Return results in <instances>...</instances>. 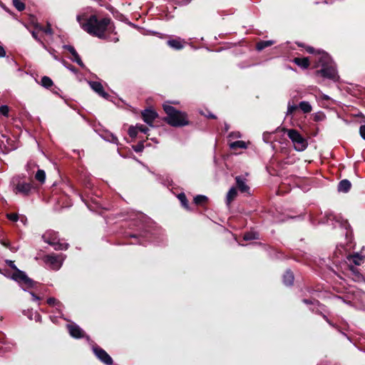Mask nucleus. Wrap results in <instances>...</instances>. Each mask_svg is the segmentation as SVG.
Instances as JSON below:
<instances>
[{"mask_svg":"<svg viewBox=\"0 0 365 365\" xmlns=\"http://www.w3.org/2000/svg\"><path fill=\"white\" fill-rule=\"evenodd\" d=\"M323 317L327 320V322H329L331 324V323L329 322V321L328 320L327 317L325 315H324Z\"/></svg>","mask_w":365,"mask_h":365,"instance_id":"52","label":"nucleus"},{"mask_svg":"<svg viewBox=\"0 0 365 365\" xmlns=\"http://www.w3.org/2000/svg\"><path fill=\"white\" fill-rule=\"evenodd\" d=\"M307 51L309 52V53H314V48L313 47H307Z\"/></svg>","mask_w":365,"mask_h":365,"instance_id":"48","label":"nucleus"},{"mask_svg":"<svg viewBox=\"0 0 365 365\" xmlns=\"http://www.w3.org/2000/svg\"><path fill=\"white\" fill-rule=\"evenodd\" d=\"M274 43L273 41L269 40V41H262L257 43L256 48L258 51H262L264 48L272 46Z\"/></svg>","mask_w":365,"mask_h":365,"instance_id":"27","label":"nucleus"},{"mask_svg":"<svg viewBox=\"0 0 365 365\" xmlns=\"http://www.w3.org/2000/svg\"><path fill=\"white\" fill-rule=\"evenodd\" d=\"M178 198L179 199V200L180 201L182 205L186 208V209H188V202H187V200L186 198V196L184 193H180L178 195Z\"/></svg>","mask_w":365,"mask_h":365,"instance_id":"30","label":"nucleus"},{"mask_svg":"<svg viewBox=\"0 0 365 365\" xmlns=\"http://www.w3.org/2000/svg\"><path fill=\"white\" fill-rule=\"evenodd\" d=\"M318 63L322 66V68L317 71L318 74H321L325 78H328L333 81L339 78L335 65L331 62L329 56L326 53H319Z\"/></svg>","mask_w":365,"mask_h":365,"instance_id":"3","label":"nucleus"},{"mask_svg":"<svg viewBox=\"0 0 365 365\" xmlns=\"http://www.w3.org/2000/svg\"><path fill=\"white\" fill-rule=\"evenodd\" d=\"M77 21L85 31L99 38H106L105 33L111 24L110 19L98 20L96 15H91L85 21H82V17L78 16Z\"/></svg>","mask_w":365,"mask_h":365,"instance_id":"1","label":"nucleus"},{"mask_svg":"<svg viewBox=\"0 0 365 365\" xmlns=\"http://www.w3.org/2000/svg\"><path fill=\"white\" fill-rule=\"evenodd\" d=\"M225 130H226V131L229 129V126H228V125H227V124H225Z\"/></svg>","mask_w":365,"mask_h":365,"instance_id":"53","label":"nucleus"},{"mask_svg":"<svg viewBox=\"0 0 365 365\" xmlns=\"http://www.w3.org/2000/svg\"><path fill=\"white\" fill-rule=\"evenodd\" d=\"M128 134L131 138H135L138 135V130L135 126H130L128 129Z\"/></svg>","mask_w":365,"mask_h":365,"instance_id":"37","label":"nucleus"},{"mask_svg":"<svg viewBox=\"0 0 365 365\" xmlns=\"http://www.w3.org/2000/svg\"><path fill=\"white\" fill-rule=\"evenodd\" d=\"M298 106L294 104H291L289 102L287 106V115H291L297 109Z\"/></svg>","mask_w":365,"mask_h":365,"instance_id":"33","label":"nucleus"},{"mask_svg":"<svg viewBox=\"0 0 365 365\" xmlns=\"http://www.w3.org/2000/svg\"><path fill=\"white\" fill-rule=\"evenodd\" d=\"M359 133L361 137L365 140V125H361L359 128Z\"/></svg>","mask_w":365,"mask_h":365,"instance_id":"41","label":"nucleus"},{"mask_svg":"<svg viewBox=\"0 0 365 365\" xmlns=\"http://www.w3.org/2000/svg\"><path fill=\"white\" fill-rule=\"evenodd\" d=\"M208 118H215V115H212V114H209L207 115Z\"/></svg>","mask_w":365,"mask_h":365,"instance_id":"51","label":"nucleus"},{"mask_svg":"<svg viewBox=\"0 0 365 365\" xmlns=\"http://www.w3.org/2000/svg\"><path fill=\"white\" fill-rule=\"evenodd\" d=\"M64 260V257L63 255H47L43 257V261L45 264L51 269L53 270H58Z\"/></svg>","mask_w":365,"mask_h":365,"instance_id":"8","label":"nucleus"},{"mask_svg":"<svg viewBox=\"0 0 365 365\" xmlns=\"http://www.w3.org/2000/svg\"><path fill=\"white\" fill-rule=\"evenodd\" d=\"M299 108L304 113H309L312 111V107L308 101H302L299 104Z\"/></svg>","mask_w":365,"mask_h":365,"instance_id":"24","label":"nucleus"},{"mask_svg":"<svg viewBox=\"0 0 365 365\" xmlns=\"http://www.w3.org/2000/svg\"><path fill=\"white\" fill-rule=\"evenodd\" d=\"M163 109L167 114L165 120L169 125L174 127H181L189 124L185 113L178 110L169 105H164Z\"/></svg>","mask_w":365,"mask_h":365,"instance_id":"2","label":"nucleus"},{"mask_svg":"<svg viewBox=\"0 0 365 365\" xmlns=\"http://www.w3.org/2000/svg\"><path fill=\"white\" fill-rule=\"evenodd\" d=\"M351 184L348 180H343L339 182L338 190L339 192H347L351 188Z\"/></svg>","mask_w":365,"mask_h":365,"instance_id":"19","label":"nucleus"},{"mask_svg":"<svg viewBox=\"0 0 365 365\" xmlns=\"http://www.w3.org/2000/svg\"><path fill=\"white\" fill-rule=\"evenodd\" d=\"M6 264L14 270L11 275V279L18 282L22 287L23 290L27 291L28 289L34 288L37 284L36 282L29 278L26 274L19 269L14 264V262L6 260Z\"/></svg>","mask_w":365,"mask_h":365,"instance_id":"4","label":"nucleus"},{"mask_svg":"<svg viewBox=\"0 0 365 365\" xmlns=\"http://www.w3.org/2000/svg\"><path fill=\"white\" fill-rule=\"evenodd\" d=\"M41 85L46 88H48L53 86V81L48 76H43L41 78Z\"/></svg>","mask_w":365,"mask_h":365,"instance_id":"28","label":"nucleus"},{"mask_svg":"<svg viewBox=\"0 0 365 365\" xmlns=\"http://www.w3.org/2000/svg\"><path fill=\"white\" fill-rule=\"evenodd\" d=\"M235 182L237 189L242 192V193H247L250 194V187L247 185V180L245 178L242 176H236L235 177Z\"/></svg>","mask_w":365,"mask_h":365,"instance_id":"12","label":"nucleus"},{"mask_svg":"<svg viewBox=\"0 0 365 365\" xmlns=\"http://www.w3.org/2000/svg\"><path fill=\"white\" fill-rule=\"evenodd\" d=\"M31 34L34 39L41 43L44 49H47L46 44L38 37L37 33L35 31H31Z\"/></svg>","mask_w":365,"mask_h":365,"instance_id":"34","label":"nucleus"},{"mask_svg":"<svg viewBox=\"0 0 365 365\" xmlns=\"http://www.w3.org/2000/svg\"><path fill=\"white\" fill-rule=\"evenodd\" d=\"M46 50L49 52V53L53 56V58L55 60H58V57H57V56L55 54L56 51H55L53 48H50V49H48V48H47V49H46Z\"/></svg>","mask_w":365,"mask_h":365,"instance_id":"43","label":"nucleus"},{"mask_svg":"<svg viewBox=\"0 0 365 365\" xmlns=\"http://www.w3.org/2000/svg\"><path fill=\"white\" fill-rule=\"evenodd\" d=\"M90 87L100 96L105 99H108L109 94L103 90V87L100 82L98 81H88Z\"/></svg>","mask_w":365,"mask_h":365,"instance_id":"13","label":"nucleus"},{"mask_svg":"<svg viewBox=\"0 0 365 365\" xmlns=\"http://www.w3.org/2000/svg\"><path fill=\"white\" fill-rule=\"evenodd\" d=\"M47 303L50 306L55 307L56 308V309L58 310V312H60L61 309L62 307V304L59 301H58L56 298H54V297H49L47 299Z\"/></svg>","mask_w":365,"mask_h":365,"instance_id":"25","label":"nucleus"},{"mask_svg":"<svg viewBox=\"0 0 365 365\" xmlns=\"http://www.w3.org/2000/svg\"><path fill=\"white\" fill-rule=\"evenodd\" d=\"M6 56V51L3 46H0V57H4Z\"/></svg>","mask_w":365,"mask_h":365,"instance_id":"47","label":"nucleus"},{"mask_svg":"<svg viewBox=\"0 0 365 365\" xmlns=\"http://www.w3.org/2000/svg\"><path fill=\"white\" fill-rule=\"evenodd\" d=\"M67 328L71 336L76 339H81L84 336V332L83 329L77 324H68Z\"/></svg>","mask_w":365,"mask_h":365,"instance_id":"15","label":"nucleus"},{"mask_svg":"<svg viewBox=\"0 0 365 365\" xmlns=\"http://www.w3.org/2000/svg\"><path fill=\"white\" fill-rule=\"evenodd\" d=\"M135 127H136V128L138 130V132L140 131V132L143 133L145 134H147L148 130H149L148 128L146 126L143 125L137 124L135 125Z\"/></svg>","mask_w":365,"mask_h":365,"instance_id":"38","label":"nucleus"},{"mask_svg":"<svg viewBox=\"0 0 365 365\" xmlns=\"http://www.w3.org/2000/svg\"><path fill=\"white\" fill-rule=\"evenodd\" d=\"M303 302L307 304H319L318 301L317 300H314V301H312V300H309V299H303Z\"/></svg>","mask_w":365,"mask_h":365,"instance_id":"44","label":"nucleus"},{"mask_svg":"<svg viewBox=\"0 0 365 365\" xmlns=\"http://www.w3.org/2000/svg\"><path fill=\"white\" fill-rule=\"evenodd\" d=\"M35 178L41 184L45 182L46 173L43 170L38 169L35 175Z\"/></svg>","mask_w":365,"mask_h":365,"instance_id":"26","label":"nucleus"},{"mask_svg":"<svg viewBox=\"0 0 365 365\" xmlns=\"http://www.w3.org/2000/svg\"><path fill=\"white\" fill-rule=\"evenodd\" d=\"M158 117V113L151 109H145L142 112V118L145 123L153 126L154 120Z\"/></svg>","mask_w":365,"mask_h":365,"instance_id":"14","label":"nucleus"},{"mask_svg":"<svg viewBox=\"0 0 365 365\" xmlns=\"http://www.w3.org/2000/svg\"><path fill=\"white\" fill-rule=\"evenodd\" d=\"M243 238L246 241L256 240L259 238V235L255 232H248L244 235Z\"/></svg>","mask_w":365,"mask_h":365,"instance_id":"29","label":"nucleus"},{"mask_svg":"<svg viewBox=\"0 0 365 365\" xmlns=\"http://www.w3.org/2000/svg\"><path fill=\"white\" fill-rule=\"evenodd\" d=\"M13 5L19 11L25 9V4L20 0H13Z\"/></svg>","mask_w":365,"mask_h":365,"instance_id":"31","label":"nucleus"},{"mask_svg":"<svg viewBox=\"0 0 365 365\" xmlns=\"http://www.w3.org/2000/svg\"><path fill=\"white\" fill-rule=\"evenodd\" d=\"M247 147V143L243 140L235 141L230 144V148L232 150L237 148L246 149Z\"/></svg>","mask_w":365,"mask_h":365,"instance_id":"23","label":"nucleus"},{"mask_svg":"<svg viewBox=\"0 0 365 365\" xmlns=\"http://www.w3.org/2000/svg\"><path fill=\"white\" fill-rule=\"evenodd\" d=\"M42 31L43 33H45L46 34H48V35H52L53 34V31H52V29L51 27V25L49 24H47V27L46 28H43V30Z\"/></svg>","mask_w":365,"mask_h":365,"instance_id":"40","label":"nucleus"},{"mask_svg":"<svg viewBox=\"0 0 365 365\" xmlns=\"http://www.w3.org/2000/svg\"><path fill=\"white\" fill-rule=\"evenodd\" d=\"M42 239L45 242L52 246L56 250H66L68 247V244L60 242L58 233L53 230L46 231L42 235Z\"/></svg>","mask_w":365,"mask_h":365,"instance_id":"6","label":"nucleus"},{"mask_svg":"<svg viewBox=\"0 0 365 365\" xmlns=\"http://www.w3.org/2000/svg\"><path fill=\"white\" fill-rule=\"evenodd\" d=\"M229 137L230 138H239L241 137V134L240 132H232L231 133L230 135H229Z\"/></svg>","mask_w":365,"mask_h":365,"instance_id":"42","label":"nucleus"},{"mask_svg":"<svg viewBox=\"0 0 365 365\" xmlns=\"http://www.w3.org/2000/svg\"><path fill=\"white\" fill-rule=\"evenodd\" d=\"M364 262V257L360 255L359 253H356L352 255H348L346 257V263L348 264L361 265Z\"/></svg>","mask_w":365,"mask_h":365,"instance_id":"16","label":"nucleus"},{"mask_svg":"<svg viewBox=\"0 0 365 365\" xmlns=\"http://www.w3.org/2000/svg\"><path fill=\"white\" fill-rule=\"evenodd\" d=\"M237 195V188L235 187H232L227 193V196H226L227 204L230 205L232 202V201H233L235 199Z\"/></svg>","mask_w":365,"mask_h":365,"instance_id":"20","label":"nucleus"},{"mask_svg":"<svg viewBox=\"0 0 365 365\" xmlns=\"http://www.w3.org/2000/svg\"><path fill=\"white\" fill-rule=\"evenodd\" d=\"M285 133L287 134L289 138L294 144V148L297 151H304L307 148V142L304 138L294 129H287Z\"/></svg>","mask_w":365,"mask_h":365,"instance_id":"7","label":"nucleus"},{"mask_svg":"<svg viewBox=\"0 0 365 365\" xmlns=\"http://www.w3.org/2000/svg\"><path fill=\"white\" fill-rule=\"evenodd\" d=\"M207 200V197L205 195H197L194 198V202L197 205L202 204L205 202H206Z\"/></svg>","mask_w":365,"mask_h":365,"instance_id":"32","label":"nucleus"},{"mask_svg":"<svg viewBox=\"0 0 365 365\" xmlns=\"http://www.w3.org/2000/svg\"><path fill=\"white\" fill-rule=\"evenodd\" d=\"M185 41L180 38L170 39L168 41V44L173 48L180 50L184 47Z\"/></svg>","mask_w":365,"mask_h":365,"instance_id":"18","label":"nucleus"},{"mask_svg":"<svg viewBox=\"0 0 365 365\" xmlns=\"http://www.w3.org/2000/svg\"><path fill=\"white\" fill-rule=\"evenodd\" d=\"M346 274L354 282H361L364 280L363 275L357 268L354 267V265L348 264Z\"/></svg>","mask_w":365,"mask_h":365,"instance_id":"11","label":"nucleus"},{"mask_svg":"<svg viewBox=\"0 0 365 365\" xmlns=\"http://www.w3.org/2000/svg\"><path fill=\"white\" fill-rule=\"evenodd\" d=\"M38 165L37 164L35 163V162H33V161H29L27 164H26V170L29 172V173H32L34 169L35 168H36Z\"/></svg>","mask_w":365,"mask_h":365,"instance_id":"35","label":"nucleus"},{"mask_svg":"<svg viewBox=\"0 0 365 365\" xmlns=\"http://www.w3.org/2000/svg\"><path fill=\"white\" fill-rule=\"evenodd\" d=\"M34 26H35V28H36L37 30H38V31H42L43 28L42 26H41V25H40V24H36L34 25Z\"/></svg>","mask_w":365,"mask_h":365,"instance_id":"49","label":"nucleus"},{"mask_svg":"<svg viewBox=\"0 0 365 365\" xmlns=\"http://www.w3.org/2000/svg\"><path fill=\"white\" fill-rule=\"evenodd\" d=\"M111 142H113V143H118V138L113 135H112V139L110 140Z\"/></svg>","mask_w":365,"mask_h":365,"instance_id":"50","label":"nucleus"},{"mask_svg":"<svg viewBox=\"0 0 365 365\" xmlns=\"http://www.w3.org/2000/svg\"><path fill=\"white\" fill-rule=\"evenodd\" d=\"M10 187L16 195L28 196L31 192L34 187L31 182H26L24 176L16 175L11 178Z\"/></svg>","mask_w":365,"mask_h":365,"instance_id":"5","label":"nucleus"},{"mask_svg":"<svg viewBox=\"0 0 365 365\" xmlns=\"http://www.w3.org/2000/svg\"><path fill=\"white\" fill-rule=\"evenodd\" d=\"M29 293L32 297L33 301L38 302L41 299V298L39 297L36 296L34 292H30Z\"/></svg>","mask_w":365,"mask_h":365,"instance_id":"46","label":"nucleus"},{"mask_svg":"<svg viewBox=\"0 0 365 365\" xmlns=\"http://www.w3.org/2000/svg\"><path fill=\"white\" fill-rule=\"evenodd\" d=\"M293 62L302 68H307L309 66L308 58H295Z\"/></svg>","mask_w":365,"mask_h":365,"instance_id":"21","label":"nucleus"},{"mask_svg":"<svg viewBox=\"0 0 365 365\" xmlns=\"http://www.w3.org/2000/svg\"><path fill=\"white\" fill-rule=\"evenodd\" d=\"M63 64L68 69H69L70 71H71L73 73H76V69L73 66H71V65L67 66V63L66 62H63Z\"/></svg>","mask_w":365,"mask_h":365,"instance_id":"45","label":"nucleus"},{"mask_svg":"<svg viewBox=\"0 0 365 365\" xmlns=\"http://www.w3.org/2000/svg\"><path fill=\"white\" fill-rule=\"evenodd\" d=\"M63 48L68 50L73 56L72 61L76 62L81 67H84V64L81 59V57L76 52L73 46L70 45H64Z\"/></svg>","mask_w":365,"mask_h":365,"instance_id":"17","label":"nucleus"},{"mask_svg":"<svg viewBox=\"0 0 365 365\" xmlns=\"http://www.w3.org/2000/svg\"><path fill=\"white\" fill-rule=\"evenodd\" d=\"M7 218L13 222H16L19 220V216L16 213H9L7 214Z\"/></svg>","mask_w":365,"mask_h":365,"instance_id":"39","label":"nucleus"},{"mask_svg":"<svg viewBox=\"0 0 365 365\" xmlns=\"http://www.w3.org/2000/svg\"><path fill=\"white\" fill-rule=\"evenodd\" d=\"M9 112V106L4 105L0 106V113L4 116L8 117Z\"/></svg>","mask_w":365,"mask_h":365,"instance_id":"36","label":"nucleus"},{"mask_svg":"<svg viewBox=\"0 0 365 365\" xmlns=\"http://www.w3.org/2000/svg\"><path fill=\"white\" fill-rule=\"evenodd\" d=\"M336 299L338 301H341L349 306L354 307L355 308H360L359 297L355 294H348L344 296H336Z\"/></svg>","mask_w":365,"mask_h":365,"instance_id":"9","label":"nucleus"},{"mask_svg":"<svg viewBox=\"0 0 365 365\" xmlns=\"http://www.w3.org/2000/svg\"><path fill=\"white\" fill-rule=\"evenodd\" d=\"M93 351L96 356L104 364L111 365L113 364L112 358L103 349L98 346H94Z\"/></svg>","mask_w":365,"mask_h":365,"instance_id":"10","label":"nucleus"},{"mask_svg":"<svg viewBox=\"0 0 365 365\" xmlns=\"http://www.w3.org/2000/svg\"><path fill=\"white\" fill-rule=\"evenodd\" d=\"M294 282V274L290 270H287L283 275V282L286 286H290Z\"/></svg>","mask_w":365,"mask_h":365,"instance_id":"22","label":"nucleus"}]
</instances>
